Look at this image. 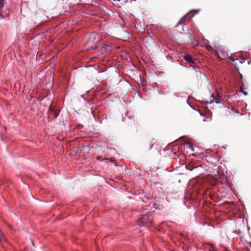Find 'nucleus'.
Segmentation results:
<instances>
[{
  "instance_id": "4468645a",
  "label": "nucleus",
  "mask_w": 251,
  "mask_h": 251,
  "mask_svg": "<svg viewBox=\"0 0 251 251\" xmlns=\"http://www.w3.org/2000/svg\"><path fill=\"white\" fill-rule=\"evenodd\" d=\"M189 146L190 148L191 149V150L192 151H194V148L193 147V146L192 145H191L190 144H189Z\"/></svg>"
},
{
  "instance_id": "f8f14e48",
  "label": "nucleus",
  "mask_w": 251,
  "mask_h": 251,
  "mask_svg": "<svg viewBox=\"0 0 251 251\" xmlns=\"http://www.w3.org/2000/svg\"><path fill=\"white\" fill-rule=\"evenodd\" d=\"M210 251H217L216 248L213 246H211V248L209 250Z\"/></svg>"
},
{
  "instance_id": "2eb2a0df",
  "label": "nucleus",
  "mask_w": 251,
  "mask_h": 251,
  "mask_svg": "<svg viewBox=\"0 0 251 251\" xmlns=\"http://www.w3.org/2000/svg\"><path fill=\"white\" fill-rule=\"evenodd\" d=\"M110 161H111V162H113V163H114V164H115V165H116V166H118V165L117 163L116 162H115V161H114V160H110Z\"/></svg>"
},
{
  "instance_id": "dca6fc26",
  "label": "nucleus",
  "mask_w": 251,
  "mask_h": 251,
  "mask_svg": "<svg viewBox=\"0 0 251 251\" xmlns=\"http://www.w3.org/2000/svg\"><path fill=\"white\" fill-rule=\"evenodd\" d=\"M215 190L216 191V192L220 193V191H219V189H218V188H216L214 189V191H215Z\"/></svg>"
},
{
  "instance_id": "0eeeda50",
  "label": "nucleus",
  "mask_w": 251,
  "mask_h": 251,
  "mask_svg": "<svg viewBox=\"0 0 251 251\" xmlns=\"http://www.w3.org/2000/svg\"><path fill=\"white\" fill-rule=\"evenodd\" d=\"M5 3V0H0V19L4 18V17L2 14V12Z\"/></svg>"
},
{
  "instance_id": "ddd939ff",
  "label": "nucleus",
  "mask_w": 251,
  "mask_h": 251,
  "mask_svg": "<svg viewBox=\"0 0 251 251\" xmlns=\"http://www.w3.org/2000/svg\"><path fill=\"white\" fill-rule=\"evenodd\" d=\"M97 48V46L96 45H94V46H92L91 47H89V49H90V50H95V49H96Z\"/></svg>"
},
{
  "instance_id": "9b49d317",
  "label": "nucleus",
  "mask_w": 251,
  "mask_h": 251,
  "mask_svg": "<svg viewBox=\"0 0 251 251\" xmlns=\"http://www.w3.org/2000/svg\"><path fill=\"white\" fill-rule=\"evenodd\" d=\"M5 238L4 235L3 234L2 232L0 230V241H3L5 240Z\"/></svg>"
},
{
  "instance_id": "9d476101",
  "label": "nucleus",
  "mask_w": 251,
  "mask_h": 251,
  "mask_svg": "<svg viewBox=\"0 0 251 251\" xmlns=\"http://www.w3.org/2000/svg\"><path fill=\"white\" fill-rule=\"evenodd\" d=\"M245 88L243 87V86H241L240 87V92H242L245 96H246L248 95V93L246 91H244V89Z\"/></svg>"
},
{
  "instance_id": "a211bd4d",
  "label": "nucleus",
  "mask_w": 251,
  "mask_h": 251,
  "mask_svg": "<svg viewBox=\"0 0 251 251\" xmlns=\"http://www.w3.org/2000/svg\"><path fill=\"white\" fill-rule=\"evenodd\" d=\"M8 226L9 227V228H11V225H8Z\"/></svg>"
},
{
  "instance_id": "7ed1b4c3",
  "label": "nucleus",
  "mask_w": 251,
  "mask_h": 251,
  "mask_svg": "<svg viewBox=\"0 0 251 251\" xmlns=\"http://www.w3.org/2000/svg\"><path fill=\"white\" fill-rule=\"evenodd\" d=\"M197 45L204 47L208 50L211 51L213 50V48L210 46L209 41L204 39V38H202L201 39H198L197 41Z\"/></svg>"
},
{
  "instance_id": "6e6552de",
  "label": "nucleus",
  "mask_w": 251,
  "mask_h": 251,
  "mask_svg": "<svg viewBox=\"0 0 251 251\" xmlns=\"http://www.w3.org/2000/svg\"><path fill=\"white\" fill-rule=\"evenodd\" d=\"M102 49H105L107 52H110L112 50L111 46L105 44H103Z\"/></svg>"
},
{
  "instance_id": "39448f33",
  "label": "nucleus",
  "mask_w": 251,
  "mask_h": 251,
  "mask_svg": "<svg viewBox=\"0 0 251 251\" xmlns=\"http://www.w3.org/2000/svg\"><path fill=\"white\" fill-rule=\"evenodd\" d=\"M99 35L98 33L96 32L92 33L89 35V37L88 39V42H92L95 39L98 38V40L97 41V43H99L100 42L99 40Z\"/></svg>"
},
{
  "instance_id": "f3484780",
  "label": "nucleus",
  "mask_w": 251,
  "mask_h": 251,
  "mask_svg": "<svg viewBox=\"0 0 251 251\" xmlns=\"http://www.w3.org/2000/svg\"><path fill=\"white\" fill-rule=\"evenodd\" d=\"M31 243H32V245L33 246H34L33 242L32 240H31Z\"/></svg>"
},
{
  "instance_id": "1a4fd4ad",
  "label": "nucleus",
  "mask_w": 251,
  "mask_h": 251,
  "mask_svg": "<svg viewBox=\"0 0 251 251\" xmlns=\"http://www.w3.org/2000/svg\"><path fill=\"white\" fill-rule=\"evenodd\" d=\"M185 18V16H184L183 17H182L180 20L178 22V23L175 25V27H177L178 26V25L180 24H182V23H183V20Z\"/></svg>"
},
{
  "instance_id": "423d86ee",
  "label": "nucleus",
  "mask_w": 251,
  "mask_h": 251,
  "mask_svg": "<svg viewBox=\"0 0 251 251\" xmlns=\"http://www.w3.org/2000/svg\"><path fill=\"white\" fill-rule=\"evenodd\" d=\"M211 97L213 98V100H211L210 102H209V103L213 102L214 100L215 102L216 103H220L221 102V97L218 93H216V96H215L213 94H212Z\"/></svg>"
},
{
  "instance_id": "20e7f679",
  "label": "nucleus",
  "mask_w": 251,
  "mask_h": 251,
  "mask_svg": "<svg viewBox=\"0 0 251 251\" xmlns=\"http://www.w3.org/2000/svg\"><path fill=\"white\" fill-rule=\"evenodd\" d=\"M184 59L190 64L191 67L194 66L195 59L192 56L188 54H185L184 56Z\"/></svg>"
},
{
  "instance_id": "f03ea898",
  "label": "nucleus",
  "mask_w": 251,
  "mask_h": 251,
  "mask_svg": "<svg viewBox=\"0 0 251 251\" xmlns=\"http://www.w3.org/2000/svg\"><path fill=\"white\" fill-rule=\"evenodd\" d=\"M151 213L150 212H148L145 214L143 215L139 220V225L141 226H151Z\"/></svg>"
},
{
  "instance_id": "6ab92c4d",
  "label": "nucleus",
  "mask_w": 251,
  "mask_h": 251,
  "mask_svg": "<svg viewBox=\"0 0 251 251\" xmlns=\"http://www.w3.org/2000/svg\"><path fill=\"white\" fill-rule=\"evenodd\" d=\"M104 159H105V160H110V159H108V158H105Z\"/></svg>"
},
{
  "instance_id": "aec40b11",
  "label": "nucleus",
  "mask_w": 251,
  "mask_h": 251,
  "mask_svg": "<svg viewBox=\"0 0 251 251\" xmlns=\"http://www.w3.org/2000/svg\"><path fill=\"white\" fill-rule=\"evenodd\" d=\"M97 159H99V156H98V157H97Z\"/></svg>"
},
{
  "instance_id": "f257e3e1",
  "label": "nucleus",
  "mask_w": 251,
  "mask_h": 251,
  "mask_svg": "<svg viewBox=\"0 0 251 251\" xmlns=\"http://www.w3.org/2000/svg\"><path fill=\"white\" fill-rule=\"evenodd\" d=\"M214 51L216 52V55L221 59H225L228 58L232 62L235 61V59L231 56H228L227 49L225 47H215Z\"/></svg>"
}]
</instances>
